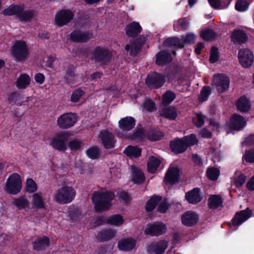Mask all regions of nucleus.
Returning <instances> with one entry per match:
<instances>
[{"mask_svg": "<svg viewBox=\"0 0 254 254\" xmlns=\"http://www.w3.org/2000/svg\"><path fill=\"white\" fill-rule=\"evenodd\" d=\"M115 197L114 192L111 190L94 191L92 201L95 211L102 212L109 210L112 206V201Z\"/></svg>", "mask_w": 254, "mask_h": 254, "instance_id": "1", "label": "nucleus"}, {"mask_svg": "<svg viewBox=\"0 0 254 254\" xmlns=\"http://www.w3.org/2000/svg\"><path fill=\"white\" fill-rule=\"evenodd\" d=\"M23 3H12L4 8L1 13L4 16L16 15L21 22H27L32 20L36 15V12L32 9L24 10Z\"/></svg>", "mask_w": 254, "mask_h": 254, "instance_id": "2", "label": "nucleus"}, {"mask_svg": "<svg viewBox=\"0 0 254 254\" xmlns=\"http://www.w3.org/2000/svg\"><path fill=\"white\" fill-rule=\"evenodd\" d=\"M198 140L194 134L185 136L182 138L177 137L170 141L171 151L176 155L184 153L189 147L197 144Z\"/></svg>", "mask_w": 254, "mask_h": 254, "instance_id": "3", "label": "nucleus"}, {"mask_svg": "<svg viewBox=\"0 0 254 254\" xmlns=\"http://www.w3.org/2000/svg\"><path fill=\"white\" fill-rule=\"evenodd\" d=\"M75 190L71 187L63 186L57 190L54 194L55 201L59 204L70 203L75 198Z\"/></svg>", "mask_w": 254, "mask_h": 254, "instance_id": "4", "label": "nucleus"}, {"mask_svg": "<svg viewBox=\"0 0 254 254\" xmlns=\"http://www.w3.org/2000/svg\"><path fill=\"white\" fill-rule=\"evenodd\" d=\"M112 54L107 48L97 46L91 53L92 60L101 65H108L111 62Z\"/></svg>", "mask_w": 254, "mask_h": 254, "instance_id": "5", "label": "nucleus"}, {"mask_svg": "<svg viewBox=\"0 0 254 254\" xmlns=\"http://www.w3.org/2000/svg\"><path fill=\"white\" fill-rule=\"evenodd\" d=\"M11 54L17 61H24L29 54L26 43L24 40H16L11 47Z\"/></svg>", "mask_w": 254, "mask_h": 254, "instance_id": "6", "label": "nucleus"}, {"mask_svg": "<svg viewBox=\"0 0 254 254\" xmlns=\"http://www.w3.org/2000/svg\"><path fill=\"white\" fill-rule=\"evenodd\" d=\"M70 133L66 131H62L57 133L53 137L50 145L54 149L65 152L67 149L66 142L69 139Z\"/></svg>", "mask_w": 254, "mask_h": 254, "instance_id": "7", "label": "nucleus"}, {"mask_svg": "<svg viewBox=\"0 0 254 254\" xmlns=\"http://www.w3.org/2000/svg\"><path fill=\"white\" fill-rule=\"evenodd\" d=\"M165 82V75L156 71L149 72L145 79V83L150 90H156L161 88Z\"/></svg>", "mask_w": 254, "mask_h": 254, "instance_id": "8", "label": "nucleus"}, {"mask_svg": "<svg viewBox=\"0 0 254 254\" xmlns=\"http://www.w3.org/2000/svg\"><path fill=\"white\" fill-rule=\"evenodd\" d=\"M22 189V181L17 173L10 175L7 178L5 186V190L9 194H17Z\"/></svg>", "mask_w": 254, "mask_h": 254, "instance_id": "9", "label": "nucleus"}, {"mask_svg": "<svg viewBox=\"0 0 254 254\" xmlns=\"http://www.w3.org/2000/svg\"><path fill=\"white\" fill-rule=\"evenodd\" d=\"M74 14L70 9H62L58 11L55 17V24L59 27L67 25L74 18Z\"/></svg>", "mask_w": 254, "mask_h": 254, "instance_id": "10", "label": "nucleus"}, {"mask_svg": "<svg viewBox=\"0 0 254 254\" xmlns=\"http://www.w3.org/2000/svg\"><path fill=\"white\" fill-rule=\"evenodd\" d=\"M77 121V116L75 113H66L61 115L57 120L59 128L63 129H68L73 127Z\"/></svg>", "mask_w": 254, "mask_h": 254, "instance_id": "11", "label": "nucleus"}, {"mask_svg": "<svg viewBox=\"0 0 254 254\" xmlns=\"http://www.w3.org/2000/svg\"><path fill=\"white\" fill-rule=\"evenodd\" d=\"M167 227L166 224L161 221H155L148 223L144 230V234L151 237H157L166 233Z\"/></svg>", "mask_w": 254, "mask_h": 254, "instance_id": "12", "label": "nucleus"}, {"mask_svg": "<svg viewBox=\"0 0 254 254\" xmlns=\"http://www.w3.org/2000/svg\"><path fill=\"white\" fill-rule=\"evenodd\" d=\"M181 179L180 170L177 167L170 166L168 169L163 180L166 186L173 187L178 184Z\"/></svg>", "mask_w": 254, "mask_h": 254, "instance_id": "13", "label": "nucleus"}, {"mask_svg": "<svg viewBox=\"0 0 254 254\" xmlns=\"http://www.w3.org/2000/svg\"><path fill=\"white\" fill-rule=\"evenodd\" d=\"M230 79L224 74L218 73L213 76L211 85L216 87L218 92L222 93L229 87Z\"/></svg>", "mask_w": 254, "mask_h": 254, "instance_id": "14", "label": "nucleus"}, {"mask_svg": "<svg viewBox=\"0 0 254 254\" xmlns=\"http://www.w3.org/2000/svg\"><path fill=\"white\" fill-rule=\"evenodd\" d=\"M238 59L240 64L245 68L250 67L253 64L254 56L248 48L240 49L238 51Z\"/></svg>", "mask_w": 254, "mask_h": 254, "instance_id": "15", "label": "nucleus"}, {"mask_svg": "<svg viewBox=\"0 0 254 254\" xmlns=\"http://www.w3.org/2000/svg\"><path fill=\"white\" fill-rule=\"evenodd\" d=\"M71 41L75 43H84L93 38V34L88 31L74 30L69 35Z\"/></svg>", "mask_w": 254, "mask_h": 254, "instance_id": "16", "label": "nucleus"}, {"mask_svg": "<svg viewBox=\"0 0 254 254\" xmlns=\"http://www.w3.org/2000/svg\"><path fill=\"white\" fill-rule=\"evenodd\" d=\"M245 118L239 114H234L230 118L228 127L231 131H240L246 125Z\"/></svg>", "mask_w": 254, "mask_h": 254, "instance_id": "17", "label": "nucleus"}, {"mask_svg": "<svg viewBox=\"0 0 254 254\" xmlns=\"http://www.w3.org/2000/svg\"><path fill=\"white\" fill-rule=\"evenodd\" d=\"M100 138L102 144L106 149L115 147L117 140L112 132L107 130H102L100 133Z\"/></svg>", "mask_w": 254, "mask_h": 254, "instance_id": "18", "label": "nucleus"}, {"mask_svg": "<svg viewBox=\"0 0 254 254\" xmlns=\"http://www.w3.org/2000/svg\"><path fill=\"white\" fill-rule=\"evenodd\" d=\"M168 246V241L160 240L151 243L147 247V251L150 254H163Z\"/></svg>", "mask_w": 254, "mask_h": 254, "instance_id": "19", "label": "nucleus"}, {"mask_svg": "<svg viewBox=\"0 0 254 254\" xmlns=\"http://www.w3.org/2000/svg\"><path fill=\"white\" fill-rule=\"evenodd\" d=\"M252 211L249 208L236 212L232 219V224L236 227L241 225L251 217Z\"/></svg>", "mask_w": 254, "mask_h": 254, "instance_id": "20", "label": "nucleus"}, {"mask_svg": "<svg viewBox=\"0 0 254 254\" xmlns=\"http://www.w3.org/2000/svg\"><path fill=\"white\" fill-rule=\"evenodd\" d=\"M249 38L247 32L243 29H234L231 36V41L234 44L242 45L248 41Z\"/></svg>", "mask_w": 254, "mask_h": 254, "instance_id": "21", "label": "nucleus"}, {"mask_svg": "<svg viewBox=\"0 0 254 254\" xmlns=\"http://www.w3.org/2000/svg\"><path fill=\"white\" fill-rule=\"evenodd\" d=\"M77 66L72 64H69L68 66H64L63 70L65 72V74L63 76V79L67 84H73L76 76V70Z\"/></svg>", "mask_w": 254, "mask_h": 254, "instance_id": "22", "label": "nucleus"}, {"mask_svg": "<svg viewBox=\"0 0 254 254\" xmlns=\"http://www.w3.org/2000/svg\"><path fill=\"white\" fill-rule=\"evenodd\" d=\"M235 106L237 110L241 113L249 112L252 107L250 99L246 95L241 96L237 99Z\"/></svg>", "mask_w": 254, "mask_h": 254, "instance_id": "23", "label": "nucleus"}, {"mask_svg": "<svg viewBox=\"0 0 254 254\" xmlns=\"http://www.w3.org/2000/svg\"><path fill=\"white\" fill-rule=\"evenodd\" d=\"M198 219V215L196 212L191 211L185 212L181 216L182 224L188 227H191L195 225Z\"/></svg>", "mask_w": 254, "mask_h": 254, "instance_id": "24", "label": "nucleus"}, {"mask_svg": "<svg viewBox=\"0 0 254 254\" xmlns=\"http://www.w3.org/2000/svg\"><path fill=\"white\" fill-rule=\"evenodd\" d=\"M136 124L135 119L131 116L121 118L118 122L119 127L123 131L127 132L132 130Z\"/></svg>", "mask_w": 254, "mask_h": 254, "instance_id": "25", "label": "nucleus"}, {"mask_svg": "<svg viewBox=\"0 0 254 254\" xmlns=\"http://www.w3.org/2000/svg\"><path fill=\"white\" fill-rule=\"evenodd\" d=\"M172 61V57L171 54L165 50L159 51L155 55V63L158 66H164Z\"/></svg>", "mask_w": 254, "mask_h": 254, "instance_id": "26", "label": "nucleus"}, {"mask_svg": "<svg viewBox=\"0 0 254 254\" xmlns=\"http://www.w3.org/2000/svg\"><path fill=\"white\" fill-rule=\"evenodd\" d=\"M50 245V239L46 236L38 237L32 242L33 250L37 252L45 251Z\"/></svg>", "mask_w": 254, "mask_h": 254, "instance_id": "27", "label": "nucleus"}, {"mask_svg": "<svg viewBox=\"0 0 254 254\" xmlns=\"http://www.w3.org/2000/svg\"><path fill=\"white\" fill-rule=\"evenodd\" d=\"M136 241L132 238H122L118 243V248L120 251L129 252L136 246Z\"/></svg>", "mask_w": 254, "mask_h": 254, "instance_id": "28", "label": "nucleus"}, {"mask_svg": "<svg viewBox=\"0 0 254 254\" xmlns=\"http://www.w3.org/2000/svg\"><path fill=\"white\" fill-rule=\"evenodd\" d=\"M142 28L137 22L133 21L127 24L125 28L126 35L129 37L134 38L141 32Z\"/></svg>", "mask_w": 254, "mask_h": 254, "instance_id": "29", "label": "nucleus"}, {"mask_svg": "<svg viewBox=\"0 0 254 254\" xmlns=\"http://www.w3.org/2000/svg\"><path fill=\"white\" fill-rule=\"evenodd\" d=\"M185 197L189 203L196 204L199 202L202 197L200 195V189L195 188L186 193Z\"/></svg>", "mask_w": 254, "mask_h": 254, "instance_id": "30", "label": "nucleus"}, {"mask_svg": "<svg viewBox=\"0 0 254 254\" xmlns=\"http://www.w3.org/2000/svg\"><path fill=\"white\" fill-rule=\"evenodd\" d=\"M31 79L27 73H21L16 79L14 84L17 89L24 90L30 84Z\"/></svg>", "mask_w": 254, "mask_h": 254, "instance_id": "31", "label": "nucleus"}, {"mask_svg": "<svg viewBox=\"0 0 254 254\" xmlns=\"http://www.w3.org/2000/svg\"><path fill=\"white\" fill-rule=\"evenodd\" d=\"M223 201L220 195H211L208 199L207 205L210 209H217L220 207H223Z\"/></svg>", "mask_w": 254, "mask_h": 254, "instance_id": "32", "label": "nucleus"}, {"mask_svg": "<svg viewBox=\"0 0 254 254\" xmlns=\"http://www.w3.org/2000/svg\"><path fill=\"white\" fill-rule=\"evenodd\" d=\"M32 204L33 208L45 209V198L43 197L41 192L34 193L32 195Z\"/></svg>", "mask_w": 254, "mask_h": 254, "instance_id": "33", "label": "nucleus"}, {"mask_svg": "<svg viewBox=\"0 0 254 254\" xmlns=\"http://www.w3.org/2000/svg\"><path fill=\"white\" fill-rule=\"evenodd\" d=\"M11 204L20 210L29 208V201L25 195H20L13 198Z\"/></svg>", "mask_w": 254, "mask_h": 254, "instance_id": "34", "label": "nucleus"}, {"mask_svg": "<svg viewBox=\"0 0 254 254\" xmlns=\"http://www.w3.org/2000/svg\"><path fill=\"white\" fill-rule=\"evenodd\" d=\"M160 116L170 120H175L178 117V114L176 108L171 106L163 108L160 113Z\"/></svg>", "mask_w": 254, "mask_h": 254, "instance_id": "35", "label": "nucleus"}, {"mask_svg": "<svg viewBox=\"0 0 254 254\" xmlns=\"http://www.w3.org/2000/svg\"><path fill=\"white\" fill-rule=\"evenodd\" d=\"M163 45L165 47H173L174 49H183L184 48V43L180 39L176 37L167 38L164 42Z\"/></svg>", "mask_w": 254, "mask_h": 254, "instance_id": "36", "label": "nucleus"}, {"mask_svg": "<svg viewBox=\"0 0 254 254\" xmlns=\"http://www.w3.org/2000/svg\"><path fill=\"white\" fill-rule=\"evenodd\" d=\"M162 196L157 195H152L148 200L145 205V209L146 212H150L153 211L158 205L159 202L162 200Z\"/></svg>", "mask_w": 254, "mask_h": 254, "instance_id": "37", "label": "nucleus"}, {"mask_svg": "<svg viewBox=\"0 0 254 254\" xmlns=\"http://www.w3.org/2000/svg\"><path fill=\"white\" fill-rule=\"evenodd\" d=\"M145 176L142 171L136 167L132 168L131 181L134 184H141L145 181Z\"/></svg>", "mask_w": 254, "mask_h": 254, "instance_id": "38", "label": "nucleus"}, {"mask_svg": "<svg viewBox=\"0 0 254 254\" xmlns=\"http://www.w3.org/2000/svg\"><path fill=\"white\" fill-rule=\"evenodd\" d=\"M115 234L116 231L112 229H103L98 233L97 238L101 241H107L113 238Z\"/></svg>", "mask_w": 254, "mask_h": 254, "instance_id": "39", "label": "nucleus"}, {"mask_svg": "<svg viewBox=\"0 0 254 254\" xmlns=\"http://www.w3.org/2000/svg\"><path fill=\"white\" fill-rule=\"evenodd\" d=\"M124 153L130 158H136L141 156V149L136 146L128 145L125 148Z\"/></svg>", "mask_w": 254, "mask_h": 254, "instance_id": "40", "label": "nucleus"}, {"mask_svg": "<svg viewBox=\"0 0 254 254\" xmlns=\"http://www.w3.org/2000/svg\"><path fill=\"white\" fill-rule=\"evenodd\" d=\"M189 26V21L187 17L180 18L177 21H175L173 25V28L175 31L180 30L185 31L188 29Z\"/></svg>", "mask_w": 254, "mask_h": 254, "instance_id": "41", "label": "nucleus"}, {"mask_svg": "<svg viewBox=\"0 0 254 254\" xmlns=\"http://www.w3.org/2000/svg\"><path fill=\"white\" fill-rule=\"evenodd\" d=\"M164 136L163 132L155 128L149 129L146 133L147 139L152 141L160 140Z\"/></svg>", "mask_w": 254, "mask_h": 254, "instance_id": "42", "label": "nucleus"}, {"mask_svg": "<svg viewBox=\"0 0 254 254\" xmlns=\"http://www.w3.org/2000/svg\"><path fill=\"white\" fill-rule=\"evenodd\" d=\"M160 164L161 161L158 159L153 156H150L147 164L148 172L151 174L155 173Z\"/></svg>", "mask_w": 254, "mask_h": 254, "instance_id": "43", "label": "nucleus"}, {"mask_svg": "<svg viewBox=\"0 0 254 254\" xmlns=\"http://www.w3.org/2000/svg\"><path fill=\"white\" fill-rule=\"evenodd\" d=\"M124 222L123 217L119 214L111 215L106 219L107 224L116 226L122 225Z\"/></svg>", "mask_w": 254, "mask_h": 254, "instance_id": "44", "label": "nucleus"}, {"mask_svg": "<svg viewBox=\"0 0 254 254\" xmlns=\"http://www.w3.org/2000/svg\"><path fill=\"white\" fill-rule=\"evenodd\" d=\"M176 98V94L172 90L166 91L162 95V104L168 106Z\"/></svg>", "mask_w": 254, "mask_h": 254, "instance_id": "45", "label": "nucleus"}, {"mask_svg": "<svg viewBox=\"0 0 254 254\" xmlns=\"http://www.w3.org/2000/svg\"><path fill=\"white\" fill-rule=\"evenodd\" d=\"M68 213L70 220L73 222L79 221L81 219V211L78 207L74 206L69 207Z\"/></svg>", "mask_w": 254, "mask_h": 254, "instance_id": "46", "label": "nucleus"}, {"mask_svg": "<svg viewBox=\"0 0 254 254\" xmlns=\"http://www.w3.org/2000/svg\"><path fill=\"white\" fill-rule=\"evenodd\" d=\"M217 36V33L211 29H207L202 30L200 37L205 41H212L214 40Z\"/></svg>", "mask_w": 254, "mask_h": 254, "instance_id": "47", "label": "nucleus"}, {"mask_svg": "<svg viewBox=\"0 0 254 254\" xmlns=\"http://www.w3.org/2000/svg\"><path fill=\"white\" fill-rule=\"evenodd\" d=\"M83 142L78 139H73L68 142L67 145L71 151L76 152L82 149Z\"/></svg>", "mask_w": 254, "mask_h": 254, "instance_id": "48", "label": "nucleus"}, {"mask_svg": "<svg viewBox=\"0 0 254 254\" xmlns=\"http://www.w3.org/2000/svg\"><path fill=\"white\" fill-rule=\"evenodd\" d=\"M26 191L32 193L37 190L38 187L36 183L32 178H28L26 181Z\"/></svg>", "mask_w": 254, "mask_h": 254, "instance_id": "49", "label": "nucleus"}, {"mask_svg": "<svg viewBox=\"0 0 254 254\" xmlns=\"http://www.w3.org/2000/svg\"><path fill=\"white\" fill-rule=\"evenodd\" d=\"M207 178L212 181L217 180L220 175V170L217 168H209L206 171Z\"/></svg>", "mask_w": 254, "mask_h": 254, "instance_id": "50", "label": "nucleus"}, {"mask_svg": "<svg viewBox=\"0 0 254 254\" xmlns=\"http://www.w3.org/2000/svg\"><path fill=\"white\" fill-rule=\"evenodd\" d=\"M87 156L91 159H96L99 157L100 150L97 146H92L86 150Z\"/></svg>", "mask_w": 254, "mask_h": 254, "instance_id": "51", "label": "nucleus"}, {"mask_svg": "<svg viewBox=\"0 0 254 254\" xmlns=\"http://www.w3.org/2000/svg\"><path fill=\"white\" fill-rule=\"evenodd\" d=\"M219 52L218 48L215 46L212 47L210 52L209 61L210 63L214 64L217 62L219 60Z\"/></svg>", "mask_w": 254, "mask_h": 254, "instance_id": "52", "label": "nucleus"}, {"mask_svg": "<svg viewBox=\"0 0 254 254\" xmlns=\"http://www.w3.org/2000/svg\"><path fill=\"white\" fill-rule=\"evenodd\" d=\"M84 94L85 92L80 88L76 89L73 91L71 95L70 101L73 103H77Z\"/></svg>", "mask_w": 254, "mask_h": 254, "instance_id": "53", "label": "nucleus"}, {"mask_svg": "<svg viewBox=\"0 0 254 254\" xmlns=\"http://www.w3.org/2000/svg\"><path fill=\"white\" fill-rule=\"evenodd\" d=\"M211 93V88L209 86H204L202 87L200 93V100L202 102L208 100L209 95Z\"/></svg>", "mask_w": 254, "mask_h": 254, "instance_id": "54", "label": "nucleus"}, {"mask_svg": "<svg viewBox=\"0 0 254 254\" xmlns=\"http://www.w3.org/2000/svg\"><path fill=\"white\" fill-rule=\"evenodd\" d=\"M243 159L247 163H254V148H250L245 151Z\"/></svg>", "mask_w": 254, "mask_h": 254, "instance_id": "55", "label": "nucleus"}, {"mask_svg": "<svg viewBox=\"0 0 254 254\" xmlns=\"http://www.w3.org/2000/svg\"><path fill=\"white\" fill-rule=\"evenodd\" d=\"M144 137V131L142 128H137L133 133L130 135V138L133 140H141Z\"/></svg>", "mask_w": 254, "mask_h": 254, "instance_id": "56", "label": "nucleus"}, {"mask_svg": "<svg viewBox=\"0 0 254 254\" xmlns=\"http://www.w3.org/2000/svg\"><path fill=\"white\" fill-rule=\"evenodd\" d=\"M249 4L246 0H238L235 4V9L240 12L247 10Z\"/></svg>", "mask_w": 254, "mask_h": 254, "instance_id": "57", "label": "nucleus"}, {"mask_svg": "<svg viewBox=\"0 0 254 254\" xmlns=\"http://www.w3.org/2000/svg\"><path fill=\"white\" fill-rule=\"evenodd\" d=\"M143 108L149 112H152L157 110L155 102L150 99H147L143 103Z\"/></svg>", "mask_w": 254, "mask_h": 254, "instance_id": "58", "label": "nucleus"}, {"mask_svg": "<svg viewBox=\"0 0 254 254\" xmlns=\"http://www.w3.org/2000/svg\"><path fill=\"white\" fill-rule=\"evenodd\" d=\"M196 122H194V125L198 128L202 127L204 124V119L205 117L201 113H195Z\"/></svg>", "mask_w": 254, "mask_h": 254, "instance_id": "59", "label": "nucleus"}, {"mask_svg": "<svg viewBox=\"0 0 254 254\" xmlns=\"http://www.w3.org/2000/svg\"><path fill=\"white\" fill-rule=\"evenodd\" d=\"M211 6L215 9H224L223 7L225 0H208Z\"/></svg>", "mask_w": 254, "mask_h": 254, "instance_id": "60", "label": "nucleus"}, {"mask_svg": "<svg viewBox=\"0 0 254 254\" xmlns=\"http://www.w3.org/2000/svg\"><path fill=\"white\" fill-rule=\"evenodd\" d=\"M106 218L103 216H99L92 220L91 223L94 227H97L106 223Z\"/></svg>", "mask_w": 254, "mask_h": 254, "instance_id": "61", "label": "nucleus"}, {"mask_svg": "<svg viewBox=\"0 0 254 254\" xmlns=\"http://www.w3.org/2000/svg\"><path fill=\"white\" fill-rule=\"evenodd\" d=\"M246 176L244 174H241L234 180V185L237 188L241 187L246 181Z\"/></svg>", "mask_w": 254, "mask_h": 254, "instance_id": "62", "label": "nucleus"}, {"mask_svg": "<svg viewBox=\"0 0 254 254\" xmlns=\"http://www.w3.org/2000/svg\"><path fill=\"white\" fill-rule=\"evenodd\" d=\"M146 42V38L143 35H140L137 38L132 40L131 44L135 45L141 49Z\"/></svg>", "mask_w": 254, "mask_h": 254, "instance_id": "63", "label": "nucleus"}, {"mask_svg": "<svg viewBox=\"0 0 254 254\" xmlns=\"http://www.w3.org/2000/svg\"><path fill=\"white\" fill-rule=\"evenodd\" d=\"M242 144L246 146L254 145V134H250L246 137L244 141L242 142Z\"/></svg>", "mask_w": 254, "mask_h": 254, "instance_id": "64", "label": "nucleus"}]
</instances>
